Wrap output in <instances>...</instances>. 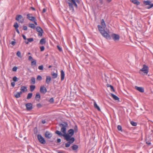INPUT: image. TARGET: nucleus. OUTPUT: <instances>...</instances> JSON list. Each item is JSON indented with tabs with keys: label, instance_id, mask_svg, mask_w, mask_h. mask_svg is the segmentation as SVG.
I'll use <instances>...</instances> for the list:
<instances>
[{
	"label": "nucleus",
	"instance_id": "f257e3e1",
	"mask_svg": "<svg viewBox=\"0 0 153 153\" xmlns=\"http://www.w3.org/2000/svg\"><path fill=\"white\" fill-rule=\"evenodd\" d=\"M74 131L73 129H70L68 131L67 134L66 133V132L64 133V134H62L61 131L56 130L55 131V133L58 135L59 136H63L64 137L65 139L66 140H70L72 138V136L74 134Z\"/></svg>",
	"mask_w": 153,
	"mask_h": 153
},
{
	"label": "nucleus",
	"instance_id": "f03ea898",
	"mask_svg": "<svg viewBox=\"0 0 153 153\" xmlns=\"http://www.w3.org/2000/svg\"><path fill=\"white\" fill-rule=\"evenodd\" d=\"M98 29L102 35V36L107 39H110L111 36L109 35L100 25H97Z\"/></svg>",
	"mask_w": 153,
	"mask_h": 153
},
{
	"label": "nucleus",
	"instance_id": "7ed1b4c3",
	"mask_svg": "<svg viewBox=\"0 0 153 153\" xmlns=\"http://www.w3.org/2000/svg\"><path fill=\"white\" fill-rule=\"evenodd\" d=\"M59 126L61 127V131L64 134L66 131V128L68 127V124L66 122H62L59 124Z\"/></svg>",
	"mask_w": 153,
	"mask_h": 153
},
{
	"label": "nucleus",
	"instance_id": "20e7f679",
	"mask_svg": "<svg viewBox=\"0 0 153 153\" xmlns=\"http://www.w3.org/2000/svg\"><path fill=\"white\" fill-rule=\"evenodd\" d=\"M143 4L144 6H149L146 8L147 9H150L153 7V4L150 1H143Z\"/></svg>",
	"mask_w": 153,
	"mask_h": 153
},
{
	"label": "nucleus",
	"instance_id": "39448f33",
	"mask_svg": "<svg viewBox=\"0 0 153 153\" xmlns=\"http://www.w3.org/2000/svg\"><path fill=\"white\" fill-rule=\"evenodd\" d=\"M37 137L38 140L41 143L44 144L46 143L45 139L41 134H38Z\"/></svg>",
	"mask_w": 153,
	"mask_h": 153
},
{
	"label": "nucleus",
	"instance_id": "423d86ee",
	"mask_svg": "<svg viewBox=\"0 0 153 153\" xmlns=\"http://www.w3.org/2000/svg\"><path fill=\"white\" fill-rule=\"evenodd\" d=\"M15 19L19 22L21 23H23L24 21V19H23V16L21 15H17L16 16Z\"/></svg>",
	"mask_w": 153,
	"mask_h": 153
},
{
	"label": "nucleus",
	"instance_id": "0eeeda50",
	"mask_svg": "<svg viewBox=\"0 0 153 153\" xmlns=\"http://www.w3.org/2000/svg\"><path fill=\"white\" fill-rule=\"evenodd\" d=\"M149 68L147 66L145 65H143V68L140 70V72H140H143V73L147 74L149 71Z\"/></svg>",
	"mask_w": 153,
	"mask_h": 153
},
{
	"label": "nucleus",
	"instance_id": "6e6552de",
	"mask_svg": "<svg viewBox=\"0 0 153 153\" xmlns=\"http://www.w3.org/2000/svg\"><path fill=\"white\" fill-rule=\"evenodd\" d=\"M75 139L74 137H72L71 138V139H70V140H67L68 141L67 143L65 144V146L66 147L68 148L69 147L71 144L72 143L75 141Z\"/></svg>",
	"mask_w": 153,
	"mask_h": 153
},
{
	"label": "nucleus",
	"instance_id": "1a4fd4ad",
	"mask_svg": "<svg viewBox=\"0 0 153 153\" xmlns=\"http://www.w3.org/2000/svg\"><path fill=\"white\" fill-rule=\"evenodd\" d=\"M36 30L39 32L38 35L40 36H42L44 32L43 29L40 27L38 26L36 28Z\"/></svg>",
	"mask_w": 153,
	"mask_h": 153
},
{
	"label": "nucleus",
	"instance_id": "9d476101",
	"mask_svg": "<svg viewBox=\"0 0 153 153\" xmlns=\"http://www.w3.org/2000/svg\"><path fill=\"white\" fill-rule=\"evenodd\" d=\"M111 37L113 39L114 41H118L120 39V36L118 35L113 33L112 34L111 36Z\"/></svg>",
	"mask_w": 153,
	"mask_h": 153
},
{
	"label": "nucleus",
	"instance_id": "9b49d317",
	"mask_svg": "<svg viewBox=\"0 0 153 153\" xmlns=\"http://www.w3.org/2000/svg\"><path fill=\"white\" fill-rule=\"evenodd\" d=\"M26 109L28 111L31 110L33 108V105L31 103H28L26 104Z\"/></svg>",
	"mask_w": 153,
	"mask_h": 153
},
{
	"label": "nucleus",
	"instance_id": "f8f14e48",
	"mask_svg": "<svg viewBox=\"0 0 153 153\" xmlns=\"http://www.w3.org/2000/svg\"><path fill=\"white\" fill-rule=\"evenodd\" d=\"M66 1L68 3L70 9L73 11H74V8L73 6V5L72 2H71L70 0H66Z\"/></svg>",
	"mask_w": 153,
	"mask_h": 153
},
{
	"label": "nucleus",
	"instance_id": "ddd939ff",
	"mask_svg": "<svg viewBox=\"0 0 153 153\" xmlns=\"http://www.w3.org/2000/svg\"><path fill=\"white\" fill-rule=\"evenodd\" d=\"M40 91L41 93L45 94L46 93L47 90L44 86H42L40 87Z\"/></svg>",
	"mask_w": 153,
	"mask_h": 153
},
{
	"label": "nucleus",
	"instance_id": "4468645a",
	"mask_svg": "<svg viewBox=\"0 0 153 153\" xmlns=\"http://www.w3.org/2000/svg\"><path fill=\"white\" fill-rule=\"evenodd\" d=\"M52 135L51 133H50L49 131H46L45 134V136L46 138L48 139H50L52 137Z\"/></svg>",
	"mask_w": 153,
	"mask_h": 153
},
{
	"label": "nucleus",
	"instance_id": "2eb2a0df",
	"mask_svg": "<svg viewBox=\"0 0 153 153\" xmlns=\"http://www.w3.org/2000/svg\"><path fill=\"white\" fill-rule=\"evenodd\" d=\"M135 88L136 90H138L140 92L143 93L144 92V88H143L142 87H139L137 86H135Z\"/></svg>",
	"mask_w": 153,
	"mask_h": 153
},
{
	"label": "nucleus",
	"instance_id": "dca6fc26",
	"mask_svg": "<svg viewBox=\"0 0 153 153\" xmlns=\"http://www.w3.org/2000/svg\"><path fill=\"white\" fill-rule=\"evenodd\" d=\"M41 98L40 94L39 92L36 93V96L35 97V99L36 101L39 102Z\"/></svg>",
	"mask_w": 153,
	"mask_h": 153
},
{
	"label": "nucleus",
	"instance_id": "f3484780",
	"mask_svg": "<svg viewBox=\"0 0 153 153\" xmlns=\"http://www.w3.org/2000/svg\"><path fill=\"white\" fill-rule=\"evenodd\" d=\"M30 14H29L27 15V18L30 20L32 21H34L35 19V18L34 17L31 16H30Z\"/></svg>",
	"mask_w": 153,
	"mask_h": 153
},
{
	"label": "nucleus",
	"instance_id": "a211bd4d",
	"mask_svg": "<svg viewBox=\"0 0 153 153\" xmlns=\"http://www.w3.org/2000/svg\"><path fill=\"white\" fill-rule=\"evenodd\" d=\"M65 74L63 70H62L61 71V79L62 81H63L65 78Z\"/></svg>",
	"mask_w": 153,
	"mask_h": 153
},
{
	"label": "nucleus",
	"instance_id": "6ab92c4d",
	"mask_svg": "<svg viewBox=\"0 0 153 153\" xmlns=\"http://www.w3.org/2000/svg\"><path fill=\"white\" fill-rule=\"evenodd\" d=\"M51 78L50 76H47L46 80V83L48 84H49L51 82Z\"/></svg>",
	"mask_w": 153,
	"mask_h": 153
},
{
	"label": "nucleus",
	"instance_id": "aec40b11",
	"mask_svg": "<svg viewBox=\"0 0 153 153\" xmlns=\"http://www.w3.org/2000/svg\"><path fill=\"white\" fill-rule=\"evenodd\" d=\"M20 90L23 93L27 91V87L26 86H22L21 87Z\"/></svg>",
	"mask_w": 153,
	"mask_h": 153
},
{
	"label": "nucleus",
	"instance_id": "412c9836",
	"mask_svg": "<svg viewBox=\"0 0 153 153\" xmlns=\"http://www.w3.org/2000/svg\"><path fill=\"white\" fill-rule=\"evenodd\" d=\"M130 1L133 4L137 5H140V3L137 0H130Z\"/></svg>",
	"mask_w": 153,
	"mask_h": 153
},
{
	"label": "nucleus",
	"instance_id": "4be33fe9",
	"mask_svg": "<svg viewBox=\"0 0 153 153\" xmlns=\"http://www.w3.org/2000/svg\"><path fill=\"white\" fill-rule=\"evenodd\" d=\"M51 75L52 76L53 79H55L57 77L58 74L57 73H55L54 72H52L51 73Z\"/></svg>",
	"mask_w": 153,
	"mask_h": 153
},
{
	"label": "nucleus",
	"instance_id": "5701e85b",
	"mask_svg": "<svg viewBox=\"0 0 153 153\" xmlns=\"http://www.w3.org/2000/svg\"><path fill=\"white\" fill-rule=\"evenodd\" d=\"M111 97L115 100H119V98L118 97L113 94H111Z\"/></svg>",
	"mask_w": 153,
	"mask_h": 153
},
{
	"label": "nucleus",
	"instance_id": "b1692460",
	"mask_svg": "<svg viewBox=\"0 0 153 153\" xmlns=\"http://www.w3.org/2000/svg\"><path fill=\"white\" fill-rule=\"evenodd\" d=\"M46 40L45 38L42 39L40 41L39 43L42 45L45 44L46 43Z\"/></svg>",
	"mask_w": 153,
	"mask_h": 153
},
{
	"label": "nucleus",
	"instance_id": "393cba45",
	"mask_svg": "<svg viewBox=\"0 0 153 153\" xmlns=\"http://www.w3.org/2000/svg\"><path fill=\"white\" fill-rule=\"evenodd\" d=\"M94 108L97 109L99 111H100V109L99 106L97 105V104L95 102H94Z\"/></svg>",
	"mask_w": 153,
	"mask_h": 153
},
{
	"label": "nucleus",
	"instance_id": "a878e982",
	"mask_svg": "<svg viewBox=\"0 0 153 153\" xmlns=\"http://www.w3.org/2000/svg\"><path fill=\"white\" fill-rule=\"evenodd\" d=\"M33 96V93H29L27 95V99L29 100Z\"/></svg>",
	"mask_w": 153,
	"mask_h": 153
},
{
	"label": "nucleus",
	"instance_id": "bb28decb",
	"mask_svg": "<svg viewBox=\"0 0 153 153\" xmlns=\"http://www.w3.org/2000/svg\"><path fill=\"white\" fill-rule=\"evenodd\" d=\"M72 149L74 150H77L78 148V146L77 145H73L72 147H71Z\"/></svg>",
	"mask_w": 153,
	"mask_h": 153
},
{
	"label": "nucleus",
	"instance_id": "cd10ccee",
	"mask_svg": "<svg viewBox=\"0 0 153 153\" xmlns=\"http://www.w3.org/2000/svg\"><path fill=\"white\" fill-rule=\"evenodd\" d=\"M35 88V86L34 85L30 86V90L31 92L33 91Z\"/></svg>",
	"mask_w": 153,
	"mask_h": 153
},
{
	"label": "nucleus",
	"instance_id": "c85d7f7f",
	"mask_svg": "<svg viewBox=\"0 0 153 153\" xmlns=\"http://www.w3.org/2000/svg\"><path fill=\"white\" fill-rule=\"evenodd\" d=\"M149 137H148V138H146V143L149 145H150L151 144V141H149Z\"/></svg>",
	"mask_w": 153,
	"mask_h": 153
},
{
	"label": "nucleus",
	"instance_id": "c756f323",
	"mask_svg": "<svg viewBox=\"0 0 153 153\" xmlns=\"http://www.w3.org/2000/svg\"><path fill=\"white\" fill-rule=\"evenodd\" d=\"M107 86L108 87H110V88H111V91H114V89L113 87L111 85L107 84Z\"/></svg>",
	"mask_w": 153,
	"mask_h": 153
},
{
	"label": "nucleus",
	"instance_id": "7c9ffc66",
	"mask_svg": "<svg viewBox=\"0 0 153 153\" xmlns=\"http://www.w3.org/2000/svg\"><path fill=\"white\" fill-rule=\"evenodd\" d=\"M31 83L33 84H34L35 83V79L34 77H32L31 79Z\"/></svg>",
	"mask_w": 153,
	"mask_h": 153
},
{
	"label": "nucleus",
	"instance_id": "2f4dec72",
	"mask_svg": "<svg viewBox=\"0 0 153 153\" xmlns=\"http://www.w3.org/2000/svg\"><path fill=\"white\" fill-rule=\"evenodd\" d=\"M101 22L102 26L103 27H105V24L104 20L103 19H102Z\"/></svg>",
	"mask_w": 153,
	"mask_h": 153
},
{
	"label": "nucleus",
	"instance_id": "473e14b6",
	"mask_svg": "<svg viewBox=\"0 0 153 153\" xmlns=\"http://www.w3.org/2000/svg\"><path fill=\"white\" fill-rule=\"evenodd\" d=\"M74 132H75L76 133L78 132V127L77 125H76L74 126Z\"/></svg>",
	"mask_w": 153,
	"mask_h": 153
},
{
	"label": "nucleus",
	"instance_id": "72a5a7b5",
	"mask_svg": "<svg viewBox=\"0 0 153 153\" xmlns=\"http://www.w3.org/2000/svg\"><path fill=\"white\" fill-rule=\"evenodd\" d=\"M29 27L33 29L35 28V26L33 24H30L29 25Z\"/></svg>",
	"mask_w": 153,
	"mask_h": 153
},
{
	"label": "nucleus",
	"instance_id": "f704fd0d",
	"mask_svg": "<svg viewBox=\"0 0 153 153\" xmlns=\"http://www.w3.org/2000/svg\"><path fill=\"white\" fill-rule=\"evenodd\" d=\"M36 61L35 60H32L31 62V65H36Z\"/></svg>",
	"mask_w": 153,
	"mask_h": 153
},
{
	"label": "nucleus",
	"instance_id": "c9c22d12",
	"mask_svg": "<svg viewBox=\"0 0 153 153\" xmlns=\"http://www.w3.org/2000/svg\"><path fill=\"white\" fill-rule=\"evenodd\" d=\"M13 26L15 27V29L18 28L19 27V26L17 22H16L14 25Z\"/></svg>",
	"mask_w": 153,
	"mask_h": 153
},
{
	"label": "nucleus",
	"instance_id": "e433bc0d",
	"mask_svg": "<svg viewBox=\"0 0 153 153\" xmlns=\"http://www.w3.org/2000/svg\"><path fill=\"white\" fill-rule=\"evenodd\" d=\"M131 124L133 126H136L137 125V123L136 122H135L133 121L131 122Z\"/></svg>",
	"mask_w": 153,
	"mask_h": 153
},
{
	"label": "nucleus",
	"instance_id": "4c0bfd02",
	"mask_svg": "<svg viewBox=\"0 0 153 153\" xmlns=\"http://www.w3.org/2000/svg\"><path fill=\"white\" fill-rule=\"evenodd\" d=\"M36 79L38 80L41 81L42 79V77L41 76L38 75L37 76Z\"/></svg>",
	"mask_w": 153,
	"mask_h": 153
},
{
	"label": "nucleus",
	"instance_id": "58836bf2",
	"mask_svg": "<svg viewBox=\"0 0 153 153\" xmlns=\"http://www.w3.org/2000/svg\"><path fill=\"white\" fill-rule=\"evenodd\" d=\"M29 42H31L33 41V38H30L27 39Z\"/></svg>",
	"mask_w": 153,
	"mask_h": 153
},
{
	"label": "nucleus",
	"instance_id": "ea45409f",
	"mask_svg": "<svg viewBox=\"0 0 153 153\" xmlns=\"http://www.w3.org/2000/svg\"><path fill=\"white\" fill-rule=\"evenodd\" d=\"M16 55L19 57H21V53L19 51H18L17 52Z\"/></svg>",
	"mask_w": 153,
	"mask_h": 153
},
{
	"label": "nucleus",
	"instance_id": "a19ab883",
	"mask_svg": "<svg viewBox=\"0 0 153 153\" xmlns=\"http://www.w3.org/2000/svg\"><path fill=\"white\" fill-rule=\"evenodd\" d=\"M38 69L41 70H43V66L42 65L39 66L38 67Z\"/></svg>",
	"mask_w": 153,
	"mask_h": 153
},
{
	"label": "nucleus",
	"instance_id": "79ce46f5",
	"mask_svg": "<svg viewBox=\"0 0 153 153\" xmlns=\"http://www.w3.org/2000/svg\"><path fill=\"white\" fill-rule=\"evenodd\" d=\"M117 129L119 131H122V127L120 125L118 126Z\"/></svg>",
	"mask_w": 153,
	"mask_h": 153
},
{
	"label": "nucleus",
	"instance_id": "37998d69",
	"mask_svg": "<svg viewBox=\"0 0 153 153\" xmlns=\"http://www.w3.org/2000/svg\"><path fill=\"white\" fill-rule=\"evenodd\" d=\"M54 99L53 98H51L49 100V102L51 103H53L54 102Z\"/></svg>",
	"mask_w": 153,
	"mask_h": 153
},
{
	"label": "nucleus",
	"instance_id": "c03bdc74",
	"mask_svg": "<svg viewBox=\"0 0 153 153\" xmlns=\"http://www.w3.org/2000/svg\"><path fill=\"white\" fill-rule=\"evenodd\" d=\"M13 80L14 82H16L17 81V78L16 76H15L13 77Z\"/></svg>",
	"mask_w": 153,
	"mask_h": 153
},
{
	"label": "nucleus",
	"instance_id": "a18cd8bd",
	"mask_svg": "<svg viewBox=\"0 0 153 153\" xmlns=\"http://www.w3.org/2000/svg\"><path fill=\"white\" fill-rule=\"evenodd\" d=\"M72 3L73 4V5H74V6L75 7H76V8L77 7V5L75 2V0Z\"/></svg>",
	"mask_w": 153,
	"mask_h": 153
},
{
	"label": "nucleus",
	"instance_id": "49530a36",
	"mask_svg": "<svg viewBox=\"0 0 153 153\" xmlns=\"http://www.w3.org/2000/svg\"><path fill=\"white\" fill-rule=\"evenodd\" d=\"M15 97L16 98H19L21 97V95L19 94L18 92L17 93V94L15 95Z\"/></svg>",
	"mask_w": 153,
	"mask_h": 153
},
{
	"label": "nucleus",
	"instance_id": "de8ad7c7",
	"mask_svg": "<svg viewBox=\"0 0 153 153\" xmlns=\"http://www.w3.org/2000/svg\"><path fill=\"white\" fill-rule=\"evenodd\" d=\"M40 51H43L45 49V48L44 46H40Z\"/></svg>",
	"mask_w": 153,
	"mask_h": 153
},
{
	"label": "nucleus",
	"instance_id": "09e8293b",
	"mask_svg": "<svg viewBox=\"0 0 153 153\" xmlns=\"http://www.w3.org/2000/svg\"><path fill=\"white\" fill-rule=\"evenodd\" d=\"M17 67L16 66L14 67L12 69V70L13 71H16L17 69Z\"/></svg>",
	"mask_w": 153,
	"mask_h": 153
},
{
	"label": "nucleus",
	"instance_id": "8fccbe9b",
	"mask_svg": "<svg viewBox=\"0 0 153 153\" xmlns=\"http://www.w3.org/2000/svg\"><path fill=\"white\" fill-rule=\"evenodd\" d=\"M57 48L59 50V51L60 52H61L62 51V48L61 47H60L59 46V45H57Z\"/></svg>",
	"mask_w": 153,
	"mask_h": 153
},
{
	"label": "nucleus",
	"instance_id": "3c124183",
	"mask_svg": "<svg viewBox=\"0 0 153 153\" xmlns=\"http://www.w3.org/2000/svg\"><path fill=\"white\" fill-rule=\"evenodd\" d=\"M37 107L38 108H41L42 107V105L40 103H38L36 105Z\"/></svg>",
	"mask_w": 153,
	"mask_h": 153
},
{
	"label": "nucleus",
	"instance_id": "603ef678",
	"mask_svg": "<svg viewBox=\"0 0 153 153\" xmlns=\"http://www.w3.org/2000/svg\"><path fill=\"white\" fill-rule=\"evenodd\" d=\"M28 60L29 61H31V60L32 61V60H33V59L32 57L31 56H29Z\"/></svg>",
	"mask_w": 153,
	"mask_h": 153
},
{
	"label": "nucleus",
	"instance_id": "864d4df0",
	"mask_svg": "<svg viewBox=\"0 0 153 153\" xmlns=\"http://www.w3.org/2000/svg\"><path fill=\"white\" fill-rule=\"evenodd\" d=\"M23 29L25 30H27V27L26 26H23Z\"/></svg>",
	"mask_w": 153,
	"mask_h": 153
},
{
	"label": "nucleus",
	"instance_id": "5fc2aeb1",
	"mask_svg": "<svg viewBox=\"0 0 153 153\" xmlns=\"http://www.w3.org/2000/svg\"><path fill=\"white\" fill-rule=\"evenodd\" d=\"M61 142V139L60 138H58L57 140V143H59Z\"/></svg>",
	"mask_w": 153,
	"mask_h": 153
},
{
	"label": "nucleus",
	"instance_id": "6e6d98bb",
	"mask_svg": "<svg viewBox=\"0 0 153 153\" xmlns=\"http://www.w3.org/2000/svg\"><path fill=\"white\" fill-rule=\"evenodd\" d=\"M22 37H23V39L24 40H26L27 39L25 36V35H24V34H22Z\"/></svg>",
	"mask_w": 153,
	"mask_h": 153
},
{
	"label": "nucleus",
	"instance_id": "4d7b16f0",
	"mask_svg": "<svg viewBox=\"0 0 153 153\" xmlns=\"http://www.w3.org/2000/svg\"><path fill=\"white\" fill-rule=\"evenodd\" d=\"M15 83L14 82H12L11 83V85L12 87H14L15 86Z\"/></svg>",
	"mask_w": 153,
	"mask_h": 153
},
{
	"label": "nucleus",
	"instance_id": "13d9d810",
	"mask_svg": "<svg viewBox=\"0 0 153 153\" xmlns=\"http://www.w3.org/2000/svg\"><path fill=\"white\" fill-rule=\"evenodd\" d=\"M16 44V42L15 41H12L11 42V44L13 45H14Z\"/></svg>",
	"mask_w": 153,
	"mask_h": 153
},
{
	"label": "nucleus",
	"instance_id": "bf43d9fd",
	"mask_svg": "<svg viewBox=\"0 0 153 153\" xmlns=\"http://www.w3.org/2000/svg\"><path fill=\"white\" fill-rule=\"evenodd\" d=\"M99 2L101 4H102L103 3V1L102 0H99Z\"/></svg>",
	"mask_w": 153,
	"mask_h": 153
},
{
	"label": "nucleus",
	"instance_id": "052dcab7",
	"mask_svg": "<svg viewBox=\"0 0 153 153\" xmlns=\"http://www.w3.org/2000/svg\"><path fill=\"white\" fill-rule=\"evenodd\" d=\"M46 9L45 8H44L43 10L42 13H45L46 11Z\"/></svg>",
	"mask_w": 153,
	"mask_h": 153
},
{
	"label": "nucleus",
	"instance_id": "680f3d73",
	"mask_svg": "<svg viewBox=\"0 0 153 153\" xmlns=\"http://www.w3.org/2000/svg\"><path fill=\"white\" fill-rule=\"evenodd\" d=\"M42 123L43 124H45L46 123V121H45V120H42Z\"/></svg>",
	"mask_w": 153,
	"mask_h": 153
},
{
	"label": "nucleus",
	"instance_id": "e2e57ef3",
	"mask_svg": "<svg viewBox=\"0 0 153 153\" xmlns=\"http://www.w3.org/2000/svg\"><path fill=\"white\" fill-rule=\"evenodd\" d=\"M16 32H17V33L19 34L20 33V32H19V30L18 29V28L16 29Z\"/></svg>",
	"mask_w": 153,
	"mask_h": 153
},
{
	"label": "nucleus",
	"instance_id": "0e129e2a",
	"mask_svg": "<svg viewBox=\"0 0 153 153\" xmlns=\"http://www.w3.org/2000/svg\"><path fill=\"white\" fill-rule=\"evenodd\" d=\"M30 8H31V9H32L33 10H35V9L34 7H31Z\"/></svg>",
	"mask_w": 153,
	"mask_h": 153
},
{
	"label": "nucleus",
	"instance_id": "69168bd1",
	"mask_svg": "<svg viewBox=\"0 0 153 153\" xmlns=\"http://www.w3.org/2000/svg\"><path fill=\"white\" fill-rule=\"evenodd\" d=\"M25 42L26 44H28L29 43L28 41L27 40V41H25Z\"/></svg>",
	"mask_w": 153,
	"mask_h": 153
},
{
	"label": "nucleus",
	"instance_id": "338daca9",
	"mask_svg": "<svg viewBox=\"0 0 153 153\" xmlns=\"http://www.w3.org/2000/svg\"><path fill=\"white\" fill-rule=\"evenodd\" d=\"M22 92H22V91H21L19 92H18V93L20 95H21V94L22 93Z\"/></svg>",
	"mask_w": 153,
	"mask_h": 153
},
{
	"label": "nucleus",
	"instance_id": "774afa93",
	"mask_svg": "<svg viewBox=\"0 0 153 153\" xmlns=\"http://www.w3.org/2000/svg\"><path fill=\"white\" fill-rule=\"evenodd\" d=\"M34 22V24L36 25H37V22L35 21V20L33 21Z\"/></svg>",
	"mask_w": 153,
	"mask_h": 153
}]
</instances>
